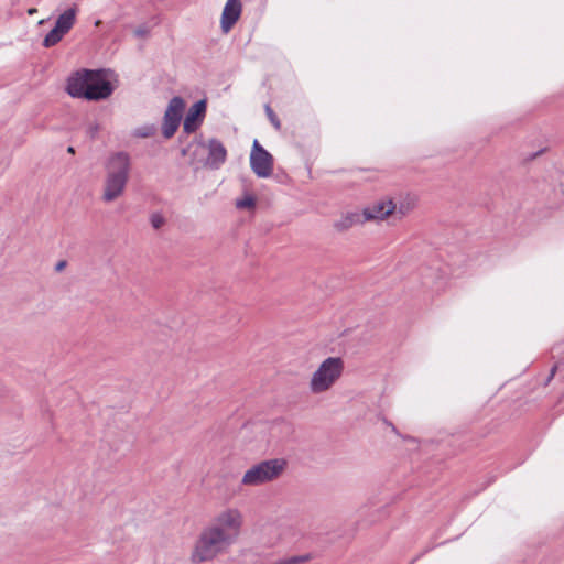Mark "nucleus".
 <instances>
[{
  "mask_svg": "<svg viewBox=\"0 0 564 564\" xmlns=\"http://www.w3.org/2000/svg\"><path fill=\"white\" fill-rule=\"evenodd\" d=\"M235 205L238 209H253L256 206V198L250 194H246L243 197L238 198Z\"/></svg>",
  "mask_w": 564,
  "mask_h": 564,
  "instance_id": "obj_16",
  "label": "nucleus"
},
{
  "mask_svg": "<svg viewBox=\"0 0 564 564\" xmlns=\"http://www.w3.org/2000/svg\"><path fill=\"white\" fill-rule=\"evenodd\" d=\"M206 115V101H196L188 110L184 123L183 132L189 134L195 132L203 123Z\"/></svg>",
  "mask_w": 564,
  "mask_h": 564,
  "instance_id": "obj_12",
  "label": "nucleus"
},
{
  "mask_svg": "<svg viewBox=\"0 0 564 564\" xmlns=\"http://www.w3.org/2000/svg\"><path fill=\"white\" fill-rule=\"evenodd\" d=\"M230 546L218 532L206 525L193 544L189 560L193 564L212 562Z\"/></svg>",
  "mask_w": 564,
  "mask_h": 564,
  "instance_id": "obj_3",
  "label": "nucleus"
},
{
  "mask_svg": "<svg viewBox=\"0 0 564 564\" xmlns=\"http://www.w3.org/2000/svg\"><path fill=\"white\" fill-rule=\"evenodd\" d=\"M417 199L415 196L406 194L401 197L398 202H395L397 209L394 210V216L399 219L409 215L416 207Z\"/></svg>",
  "mask_w": 564,
  "mask_h": 564,
  "instance_id": "obj_15",
  "label": "nucleus"
},
{
  "mask_svg": "<svg viewBox=\"0 0 564 564\" xmlns=\"http://www.w3.org/2000/svg\"><path fill=\"white\" fill-rule=\"evenodd\" d=\"M366 223V218L362 213L347 212L340 216L339 219L335 220L333 227L339 231H346L354 226L362 225Z\"/></svg>",
  "mask_w": 564,
  "mask_h": 564,
  "instance_id": "obj_14",
  "label": "nucleus"
},
{
  "mask_svg": "<svg viewBox=\"0 0 564 564\" xmlns=\"http://www.w3.org/2000/svg\"><path fill=\"white\" fill-rule=\"evenodd\" d=\"M265 112H267V116H268L270 122L272 123V126L276 130H280L281 129V122H280L279 118L276 117V115L274 113V111L268 105L265 106Z\"/></svg>",
  "mask_w": 564,
  "mask_h": 564,
  "instance_id": "obj_18",
  "label": "nucleus"
},
{
  "mask_svg": "<svg viewBox=\"0 0 564 564\" xmlns=\"http://www.w3.org/2000/svg\"><path fill=\"white\" fill-rule=\"evenodd\" d=\"M69 153H74V148L73 147H69L68 150H67Z\"/></svg>",
  "mask_w": 564,
  "mask_h": 564,
  "instance_id": "obj_23",
  "label": "nucleus"
},
{
  "mask_svg": "<svg viewBox=\"0 0 564 564\" xmlns=\"http://www.w3.org/2000/svg\"><path fill=\"white\" fill-rule=\"evenodd\" d=\"M310 555H299V556H292L288 558H282L273 564H303L307 561H310Z\"/></svg>",
  "mask_w": 564,
  "mask_h": 564,
  "instance_id": "obj_17",
  "label": "nucleus"
},
{
  "mask_svg": "<svg viewBox=\"0 0 564 564\" xmlns=\"http://www.w3.org/2000/svg\"><path fill=\"white\" fill-rule=\"evenodd\" d=\"M250 166L259 177H268L273 171L272 155L261 147L258 140L253 141L250 154Z\"/></svg>",
  "mask_w": 564,
  "mask_h": 564,
  "instance_id": "obj_10",
  "label": "nucleus"
},
{
  "mask_svg": "<svg viewBox=\"0 0 564 564\" xmlns=\"http://www.w3.org/2000/svg\"><path fill=\"white\" fill-rule=\"evenodd\" d=\"M77 8L73 7L65 10L56 20L55 26L46 34L43 40L45 47L56 45L63 36L69 32L76 21Z\"/></svg>",
  "mask_w": 564,
  "mask_h": 564,
  "instance_id": "obj_8",
  "label": "nucleus"
},
{
  "mask_svg": "<svg viewBox=\"0 0 564 564\" xmlns=\"http://www.w3.org/2000/svg\"><path fill=\"white\" fill-rule=\"evenodd\" d=\"M185 108V102L181 97H173L164 113L163 124H162V133L164 138H172L182 119V115Z\"/></svg>",
  "mask_w": 564,
  "mask_h": 564,
  "instance_id": "obj_9",
  "label": "nucleus"
},
{
  "mask_svg": "<svg viewBox=\"0 0 564 564\" xmlns=\"http://www.w3.org/2000/svg\"><path fill=\"white\" fill-rule=\"evenodd\" d=\"M241 14L240 0H227L221 13V29L229 32Z\"/></svg>",
  "mask_w": 564,
  "mask_h": 564,
  "instance_id": "obj_13",
  "label": "nucleus"
},
{
  "mask_svg": "<svg viewBox=\"0 0 564 564\" xmlns=\"http://www.w3.org/2000/svg\"><path fill=\"white\" fill-rule=\"evenodd\" d=\"M243 522L241 510L228 507L219 511L207 525L232 545L241 534Z\"/></svg>",
  "mask_w": 564,
  "mask_h": 564,
  "instance_id": "obj_6",
  "label": "nucleus"
},
{
  "mask_svg": "<svg viewBox=\"0 0 564 564\" xmlns=\"http://www.w3.org/2000/svg\"><path fill=\"white\" fill-rule=\"evenodd\" d=\"M150 221L154 229H159L164 225L165 219L161 214H153Z\"/></svg>",
  "mask_w": 564,
  "mask_h": 564,
  "instance_id": "obj_19",
  "label": "nucleus"
},
{
  "mask_svg": "<svg viewBox=\"0 0 564 564\" xmlns=\"http://www.w3.org/2000/svg\"><path fill=\"white\" fill-rule=\"evenodd\" d=\"M181 153L195 169L218 170L227 160V150L219 140L204 141L202 135L192 140Z\"/></svg>",
  "mask_w": 564,
  "mask_h": 564,
  "instance_id": "obj_2",
  "label": "nucleus"
},
{
  "mask_svg": "<svg viewBox=\"0 0 564 564\" xmlns=\"http://www.w3.org/2000/svg\"><path fill=\"white\" fill-rule=\"evenodd\" d=\"M66 91L74 98L101 100L108 98L113 86L105 70L79 69L67 79Z\"/></svg>",
  "mask_w": 564,
  "mask_h": 564,
  "instance_id": "obj_1",
  "label": "nucleus"
},
{
  "mask_svg": "<svg viewBox=\"0 0 564 564\" xmlns=\"http://www.w3.org/2000/svg\"><path fill=\"white\" fill-rule=\"evenodd\" d=\"M65 267H66V261H65V260H62V261H58V262L56 263L55 270H56L57 272H59V271L64 270V268H65Z\"/></svg>",
  "mask_w": 564,
  "mask_h": 564,
  "instance_id": "obj_20",
  "label": "nucleus"
},
{
  "mask_svg": "<svg viewBox=\"0 0 564 564\" xmlns=\"http://www.w3.org/2000/svg\"><path fill=\"white\" fill-rule=\"evenodd\" d=\"M128 173L129 158L123 153L111 156L108 163V174L104 186V202H113L122 195L128 181Z\"/></svg>",
  "mask_w": 564,
  "mask_h": 564,
  "instance_id": "obj_4",
  "label": "nucleus"
},
{
  "mask_svg": "<svg viewBox=\"0 0 564 564\" xmlns=\"http://www.w3.org/2000/svg\"><path fill=\"white\" fill-rule=\"evenodd\" d=\"M344 362L338 357L326 358L313 372L310 380V390L314 394L328 391L340 378Z\"/></svg>",
  "mask_w": 564,
  "mask_h": 564,
  "instance_id": "obj_7",
  "label": "nucleus"
},
{
  "mask_svg": "<svg viewBox=\"0 0 564 564\" xmlns=\"http://www.w3.org/2000/svg\"><path fill=\"white\" fill-rule=\"evenodd\" d=\"M395 202L390 197H382L364 208L362 215L366 221L384 220L390 215H394Z\"/></svg>",
  "mask_w": 564,
  "mask_h": 564,
  "instance_id": "obj_11",
  "label": "nucleus"
},
{
  "mask_svg": "<svg viewBox=\"0 0 564 564\" xmlns=\"http://www.w3.org/2000/svg\"><path fill=\"white\" fill-rule=\"evenodd\" d=\"M97 132H98V126L97 124H95V126L89 128V134L91 137H95L97 134Z\"/></svg>",
  "mask_w": 564,
  "mask_h": 564,
  "instance_id": "obj_21",
  "label": "nucleus"
},
{
  "mask_svg": "<svg viewBox=\"0 0 564 564\" xmlns=\"http://www.w3.org/2000/svg\"><path fill=\"white\" fill-rule=\"evenodd\" d=\"M36 12H37V10H36L35 8H31V9H29V10H28V14H29V15H33V14H35Z\"/></svg>",
  "mask_w": 564,
  "mask_h": 564,
  "instance_id": "obj_22",
  "label": "nucleus"
},
{
  "mask_svg": "<svg viewBox=\"0 0 564 564\" xmlns=\"http://www.w3.org/2000/svg\"><path fill=\"white\" fill-rule=\"evenodd\" d=\"M286 468V460L283 458H272L262 460L248 468L242 478L241 485L247 487H258L278 479Z\"/></svg>",
  "mask_w": 564,
  "mask_h": 564,
  "instance_id": "obj_5",
  "label": "nucleus"
}]
</instances>
